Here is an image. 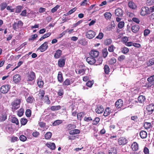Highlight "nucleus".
I'll list each match as a JSON object with an SVG mask.
<instances>
[{
    "mask_svg": "<svg viewBox=\"0 0 154 154\" xmlns=\"http://www.w3.org/2000/svg\"><path fill=\"white\" fill-rule=\"evenodd\" d=\"M62 53V51L60 49H58L57 50L54 54V57L55 59H58L59 58Z\"/></svg>",
    "mask_w": 154,
    "mask_h": 154,
    "instance_id": "nucleus-20",
    "label": "nucleus"
},
{
    "mask_svg": "<svg viewBox=\"0 0 154 154\" xmlns=\"http://www.w3.org/2000/svg\"><path fill=\"white\" fill-rule=\"evenodd\" d=\"M154 3V0H147L146 2V4L148 5H152Z\"/></svg>",
    "mask_w": 154,
    "mask_h": 154,
    "instance_id": "nucleus-62",
    "label": "nucleus"
},
{
    "mask_svg": "<svg viewBox=\"0 0 154 154\" xmlns=\"http://www.w3.org/2000/svg\"><path fill=\"white\" fill-rule=\"evenodd\" d=\"M72 82H71L68 79H66L63 82L62 85L63 86H69L70 85Z\"/></svg>",
    "mask_w": 154,
    "mask_h": 154,
    "instance_id": "nucleus-28",
    "label": "nucleus"
},
{
    "mask_svg": "<svg viewBox=\"0 0 154 154\" xmlns=\"http://www.w3.org/2000/svg\"><path fill=\"white\" fill-rule=\"evenodd\" d=\"M104 15L105 18L107 20H110L111 18L112 14L109 12H106L104 14Z\"/></svg>",
    "mask_w": 154,
    "mask_h": 154,
    "instance_id": "nucleus-33",
    "label": "nucleus"
},
{
    "mask_svg": "<svg viewBox=\"0 0 154 154\" xmlns=\"http://www.w3.org/2000/svg\"><path fill=\"white\" fill-rule=\"evenodd\" d=\"M140 29V26L138 25H135L131 27V30L133 32L136 33Z\"/></svg>",
    "mask_w": 154,
    "mask_h": 154,
    "instance_id": "nucleus-22",
    "label": "nucleus"
},
{
    "mask_svg": "<svg viewBox=\"0 0 154 154\" xmlns=\"http://www.w3.org/2000/svg\"><path fill=\"white\" fill-rule=\"evenodd\" d=\"M112 42V40L111 38H107L105 39L104 42V44L106 46H108L111 44Z\"/></svg>",
    "mask_w": 154,
    "mask_h": 154,
    "instance_id": "nucleus-32",
    "label": "nucleus"
},
{
    "mask_svg": "<svg viewBox=\"0 0 154 154\" xmlns=\"http://www.w3.org/2000/svg\"><path fill=\"white\" fill-rule=\"evenodd\" d=\"M86 61L90 65H94L96 62V58H94L90 56L86 59Z\"/></svg>",
    "mask_w": 154,
    "mask_h": 154,
    "instance_id": "nucleus-11",
    "label": "nucleus"
},
{
    "mask_svg": "<svg viewBox=\"0 0 154 154\" xmlns=\"http://www.w3.org/2000/svg\"><path fill=\"white\" fill-rule=\"evenodd\" d=\"M46 145L48 147L52 150H54L55 149V145L54 143H47L46 144Z\"/></svg>",
    "mask_w": 154,
    "mask_h": 154,
    "instance_id": "nucleus-24",
    "label": "nucleus"
},
{
    "mask_svg": "<svg viewBox=\"0 0 154 154\" xmlns=\"http://www.w3.org/2000/svg\"><path fill=\"white\" fill-rule=\"evenodd\" d=\"M85 69H81L78 71V73L81 75H83L85 73Z\"/></svg>",
    "mask_w": 154,
    "mask_h": 154,
    "instance_id": "nucleus-55",
    "label": "nucleus"
},
{
    "mask_svg": "<svg viewBox=\"0 0 154 154\" xmlns=\"http://www.w3.org/2000/svg\"><path fill=\"white\" fill-rule=\"evenodd\" d=\"M115 14L117 16H121L123 14V11L121 8H118L116 10Z\"/></svg>",
    "mask_w": 154,
    "mask_h": 154,
    "instance_id": "nucleus-18",
    "label": "nucleus"
},
{
    "mask_svg": "<svg viewBox=\"0 0 154 154\" xmlns=\"http://www.w3.org/2000/svg\"><path fill=\"white\" fill-rule=\"evenodd\" d=\"M20 100L19 99H16L11 103V109L13 111H15L20 107Z\"/></svg>",
    "mask_w": 154,
    "mask_h": 154,
    "instance_id": "nucleus-1",
    "label": "nucleus"
},
{
    "mask_svg": "<svg viewBox=\"0 0 154 154\" xmlns=\"http://www.w3.org/2000/svg\"><path fill=\"white\" fill-rule=\"evenodd\" d=\"M48 43L47 42H45L38 48L41 52H43L46 51L48 47Z\"/></svg>",
    "mask_w": 154,
    "mask_h": 154,
    "instance_id": "nucleus-10",
    "label": "nucleus"
},
{
    "mask_svg": "<svg viewBox=\"0 0 154 154\" xmlns=\"http://www.w3.org/2000/svg\"><path fill=\"white\" fill-rule=\"evenodd\" d=\"M65 59H60L58 61V65L60 67H63L65 64Z\"/></svg>",
    "mask_w": 154,
    "mask_h": 154,
    "instance_id": "nucleus-19",
    "label": "nucleus"
},
{
    "mask_svg": "<svg viewBox=\"0 0 154 154\" xmlns=\"http://www.w3.org/2000/svg\"><path fill=\"white\" fill-rule=\"evenodd\" d=\"M63 123V121L61 120H57L54 121L52 125L54 126L58 125Z\"/></svg>",
    "mask_w": 154,
    "mask_h": 154,
    "instance_id": "nucleus-40",
    "label": "nucleus"
},
{
    "mask_svg": "<svg viewBox=\"0 0 154 154\" xmlns=\"http://www.w3.org/2000/svg\"><path fill=\"white\" fill-rule=\"evenodd\" d=\"M150 13V8L147 7H143L141 9L140 12V15L142 16H144L146 14H148Z\"/></svg>",
    "mask_w": 154,
    "mask_h": 154,
    "instance_id": "nucleus-9",
    "label": "nucleus"
},
{
    "mask_svg": "<svg viewBox=\"0 0 154 154\" xmlns=\"http://www.w3.org/2000/svg\"><path fill=\"white\" fill-rule=\"evenodd\" d=\"M96 112L98 114H100L103 112L104 109L103 106L101 105H98L95 109Z\"/></svg>",
    "mask_w": 154,
    "mask_h": 154,
    "instance_id": "nucleus-15",
    "label": "nucleus"
},
{
    "mask_svg": "<svg viewBox=\"0 0 154 154\" xmlns=\"http://www.w3.org/2000/svg\"><path fill=\"white\" fill-rule=\"evenodd\" d=\"M7 119V114L5 112H2L0 115V122H3Z\"/></svg>",
    "mask_w": 154,
    "mask_h": 154,
    "instance_id": "nucleus-16",
    "label": "nucleus"
},
{
    "mask_svg": "<svg viewBox=\"0 0 154 154\" xmlns=\"http://www.w3.org/2000/svg\"><path fill=\"white\" fill-rule=\"evenodd\" d=\"M19 139L21 141L24 142L26 140L27 138L25 136L22 135L20 136Z\"/></svg>",
    "mask_w": 154,
    "mask_h": 154,
    "instance_id": "nucleus-60",
    "label": "nucleus"
},
{
    "mask_svg": "<svg viewBox=\"0 0 154 154\" xmlns=\"http://www.w3.org/2000/svg\"><path fill=\"white\" fill-rule=\"evenodd\" d=\"M78 42L79 44L84 46L87 45L88 44L85 38H82L81 39L79 40L78 41Z\"/></svg>",
    "mask_w": 154,
    "mask_h": 154,
    "instance_id": "nucleus-25",
    "label": "nucleus"
},
{
    "mask_svg": "<svg viewBox=\"0 0 154 154\" xmlns=\"http://www.w3.org/2000/svg\"><path fill=\"white\" fill-rule=\"evenodd\" d=\"M24 112V110L23 109H20L17 112V115L19 117L23 115Z\"/></svg>",
    "mask_w": 154,
    "mask_h": 154,
    "instance_id": "nucleus-51",
    "label": "nucleus"
},
{
    "mask_svg": "<svg viewBox=\"0 0 154 154\" xmlns=\"http://www.w3.org/2000/svg\"><path fill=\"white\" fill-rule=\"evenodd\" d=\"M94 81H88V82L86 83V85L88 87L91 88L94 83Z\"/></svg>",
    "mask_w": 154,
    "mask_h": 154,
    "instance_id": "nucleus-50",
    "label": "nucleus"
},
{
    "mask_svg": "<svg viewBox=\"0 0 154 154\" xmlns=\"http://www.w3.org/2000/svg\"><path fill=\"white\" fill-rule=\"evenodd\" d=\"M104 72L106 74H108L109 72L110 69L108 65H105L104 67Z\"/></svg>",
    "mask_w": 154,
    "mask_h": 154,
    "instance_id": "nucleus-43",
    "label": "nucleus"
},
{
    "mask_svg": "<svg viewBox=\"0 0 154 154\" xmlns=\"http://www.w3.org/2000/svg\"><path fill=\"white\" fill-rule=\"evenodd\" d=\"M27 122V120L26 119L24 118H22L20 121L21 124L22 125H25Z\"/></svg>",
    "mask_w": 154,
    "mask_h": 154,
    "instance_id": "nucleus-53",
    "label": "nucleus"
},
{
    "mask_svg": "<svg viewBox=\"0 0 154 154\" xmlns=\"http://www.w3.org/2000/svg\"><path fill=\"white\" fill-rule=\"evenodd\" d=\"M117 153L116 149L114 147L111 148L109 150V154H117Z\"/></svg>",
    "mask_w": 154,
    "mask_h": 154,
    "instance_id": "nucleus-31",
    "label": "nucleus"
},
{
    "mask_svg": "<svg viewBox=\"0 0 154 154\" xmlns=\"http://www.w3.org/2000/svg\"><path fill=\"white\" fill-rule=\"evenodd\" d=\"M35 78V74L32 71L28 72L26 73V79L27 81H31L33 80Z\"/></svg>",
    "mask_w": 154,
    "mask_h": 154,
    "instance_id": "nucleus-2",
    "label": "nucleus"
},
{
    "mask_svg": "<svg viewBox=\"0 0 154 154\" xmlns=\"http://www.w3.org/2000/svg\"><path fill=\"white\" fill-rule=\"evenodd\" d=\"M111 113V110H110V108L109 107H107L103 113V116H107L109 115Z\"/></svg>",
    "mask_w": 154,
    "mask_h": 154,
    "instance_id": "nucleus-30",
    "label": "nucleus"
},
{
    "mask_svg": "<svg viewBox=\"0 0 154 154\" xmlns=\"http://www.w3.org/2000/svg\"><path fill=\"white\" fill-rule=\"evenodd\" d=\"M23 6L19 5L17 6L15 8V12L16 13H19L21 12L22 9H23Z\"/></svg>",
    "mask_w": 154,
    "mask_h": 154,
    "instance_id": "nucleus-41",
    "label": "nucleus"
},
{
    "mask_svg": "<svg viewBox=\"0 0 154 154\" xmlns=\"http://www.w3.org/2000/svg\"><path fill=\"white\" fill-rule=\"evenodd\" d=\"M147 80L148 82L145 84V86L147 88H150L154 85V75L149 77Z\"/></svg>",
    "mask_w": 154,
    "mask_h": 154,
    "instance_id": "nucleus-3",
    "label": "nucleus"
},
{
    "mask_svg": "<svg viewBox=\"0 0 154 154\" xmlns=\"http://www.w3.org/2000/svg\"><path fill=\"white\" fill-rule=\"evenodd\" d=\"M96 35V32L92 30H89L85 33L86 37L89 39L93 38Z\"/></svg>",
    "mask_w": 154,
    "mask_h": 154,
    "instance_id": "nucleus-5",
    "label": "nucleus"
},
{
    "mask_svg": "<svg viewBox=\"0 0 154 154\" xmlns=\"http://www.w3.org/2000/svg\"><path fill=\"white\" fill-rule=\"evenodd\" d=\"M114 47L113 45H111L110 46L108 47V50L110 52H112L114 51Z\"/></svg>",
    "mask_w": 154,
    "mask_h": 154,
    "instance_id": "nucleus-61",
    "label": "nucleus"
},
{
    "mask_svg": "<svg viewBox=\"0 0 154 154\" xmlns=\"http://www.w3.org/2000/svg\"><path fill=\"white\" fill-rule=\"evenodd\" d=\"M116 59L114 57H112L109 61V63L110 65H113L116 63Z\"/></svg>",
    "mask_w": 154,
    "mask_h": 154,
    "instance_id": "nucleus-47",
    "label": "nucleus"
},
{
    "mask_svg": "<svg viewBox=\"0 0 154 154\" xmlns=\"http://www.w3.org/2000/svg\"><path fill=\"white\" fill-rule=\"evenodd\" d=\"M52 135V134L51 132H48L45 134V139L48 140L51 138Z\"/></svg>",
    "mask_w": 154,
    "mask_h": 154,
    "instance_id": "nucleus-42",
    "label": "nucleus"
},
{
    "mask_svg": "<svg viewBox=\"0 0 154 154\" xmlns=\"http://www.w3.org/2000/svg\"><path fill=\"white\" fill-rule=\"evenodd\" d=\"M10 86L9 85L6 84L2 86L0 88L1 92L3 94L7 93L10 89Z\"/></svg>",
    "mask_w": 154,
    "mask_h": 154,
    "instance_id": "nucleus-4",
    "label": "nucleus"
},
{
    "mask_svg": "<svg viewBox=\"0 0 154 154\" xmlns=\"http://www.w3.org/2000/svg\"><path fill=\"white\" fill-rule=\"evenodd\" d=\"M61 108V106L60 105L52 106L50 108V109L53 111H57Z\"/></svg>",
    "mask_w": 154,
    "mask_h": 154,
    "instance_id": "nucleus-34",
    "label": "nucleus"
},
{
    "mask_svg": "<svg viewBox=\"0 0 154 154\" xmlns=\"http://www.w3.org/2000/svg\"><path fill=\"white\" fill-rule=\"evenodd\" d=\"M89 55L91 57L96 59L99 56V52L97 50L93 49L89 53Z\"/></svg>",
    "mask_w": 154,
    "mask_h": 154,
    "instance_id": "nucleus-8",
    "label": "nucleus"
},
{
    "mask_svg": "<svg viewBox=\"0 0 154 154\" xmlns=\"http://www.w3.org/2000/svg\"><path fill=\"white\" fill-rule=\"evenodd\" d=\"M80 131L78 129H74L70 131L69 134L70 135H74L79 134L80 133Z\"/></svg>",
    "mask_w": 154,
    "mask_h": 154,
    "instance_id": "nucleus-26",
    "label": "nucleus"
},
{
    "mask_svg": "<svg viewBox=\"0 0 154 154\" xmlns=\"http://www.w3.org/2000/svg\"><path fill=\"white\" fill-rule=\"evenodd\" d=\"M128 6L130 8L132 9H135L137 6L135 4L132 2H130L128 3Z\"/></svg>",
    "mask_w": 154,
    "mask_h": 154,
    "instance_id": "nucleus-36",
    "label": "nucleus"
},
{
    "mask_svg": "<svg viewBox=\"0 0 154 154\" xmlns=\"http://www.w3.org/2000/svg\"><path fill=\"white\" fill-rule=\"evenodd\" d=\"M103 33L102 32H100L98 35L96 37V38L100 40L103 38Z\"/></svg>",
    "mask_w": 154,
    "mask_h": 154,
    "instance_id": "nucleus-63",
    "label": "nucleus"
},
{
    "mask_svg": "<svg viewBox=\"0 0 154 154\" xmlns=\"http://www.w3.org/2000/svg\"><path fill=\"white\" fill-rule=\"evenodd\" d=\"M64 94V90L62 88H61L59 89L57 92V95L60 98H62L63 97V96Z\"/></svg>",
    "mask_w": 154,
    "mask_h": 154,
    "instance_id": "nucleus-35",
    "label": "nucleus"
},
{
    "mask_svg": "<svg viewBox=\"0 0 154 154\" xmlns=\"http://www.w3.org/2000/svg\"><path fill=\"white\" fill-rule=\"evenodd\" d=\"M34 101V98L32 96H29L26 99V101L28 103H32Z\"/></svg>",
    "mask_w": 154,
    "mask_h": 154,
    "instance_id": "nucleus-37",
    "label": "nucleus"
},
{
    "mask_svg": "<svg viewBox=\"0 0 154 154\" xmlns=\"http://www.w3.org/2000/svg\"><path fill=\"white\" fill-rule=\"evenodd\" d=\"M100 121V119L99 117H96L93 121V125H97L99 122Z\"/></svg>",
    "mask_w": 154,
    "mask_h": 154,
    "instance_id": "nucleus-49",
    "label": "nucleus"
},
{
    "mask_svg": "<svg viewBox=\"0 0 154 154\" xmlns=\"http://www.w3.org/2000/svg\"><path fill=\"white\" fill-rule=\"evenodd\" d=\"M38 85L40 88H42L44 85V82L41 79L38 80Z\"/></svg>",
    "mask_w": 154,
    "mask_h": 154,
    "instance_id": "nucleus-57",
    "label": "nucleus"
},
{
    "mask_svg": "<svg viewBox=\"0 0 154 154\" xmlns=\"http://www.w3.org/2000/svg\"><path fill=\"white\" fill-rule=\"evenodd\" d=\"M146 109L148 114L149 115H151L154 111V104L153 103H151L147 105Z\"/></svg>",
    "mask_w": 154,
    "mask_h": 154,
    "instance_id": "nucleus-7",
    "label": "nucleus"
},
{
    "mask_svg": "<svg viewBox=\"0 0 154 154\" xmlns=\"http://www.w3.org/2000/svg\"><path fill=\"white\" fill-rule=\"evenodd\" d=\"M131 148L133 151H137L139 149V145L136 142H134L131 144Z\"/></svg>",
    "mask_w": 154,
    "mask_h": 154,
    "instance_id": "nucleus-13",
    "label": "nucleus"
},
{
    "mask_svg": "<svg viewBox=\"0 0 154 154\" xmlns=\"http://www.w3.org/2000/svg\"><path fill=\"white\" fill-rule=\"evenodd\" d=\"M11 122L17 125L19 124V122L18 119L15 117H12L11 119Z\"/></svg>",
    "mask_w": 154,
    "mask_h": 154,
    "instance_id": "nucleus-38",
    "label": "nucleus"
},
{
    "mask_svg": "<svg viewBox=\"0 0 154 154\" xmlns=\"http://www.w3.org/2000/svg\"><path fill=\"white\" fill-rule=\"evenodd\" d=\"M140 135L141 138H146L147 136V133L144 131H141L140 133Z\"/></svg>",
    "mask_w": 154,
    "mask_h": 154,
    "instance_id": "nucleus-27",
    "label": "nucleus"
},
{
    "mask_svg": "<svg viewBox=\"0 0 154 154\" xmlns=\"http://www.w3.org/2000/svg\"><path fill=\"white\" fill-rule=\"evenodd\" d=\"M125 58V56L124 55H121L119 56L118 58V61L121 62L123 60H124Z\"/></svg>",
    "mask_w": 154,
    "mask_h": 154,
    "instance_id": "nucleus-58",
    "label": "nucleus"
},
{
    "mask_svg": "<svg viewBox=\"0 0 154 154\" xmlns=\"http://www.w3.org/2000/svg\"><path fill=\"white\" fill-rule=\"evenodd\" d=\"M76 10V8H74L70 10L67 13H66V14H65L64 15L66 16L71 14L73 13Z\"/></svg>",
    "mask_w": 154,
    "mask_h": 154,
    "instance_id": "nucleus-56",
    "label": "nucleus"
},
{
    "mask_svg": "<svg viewBox=\"0 0 154 154\" xmlns=\"http://www.w3.org/2000/svg\"><path fill=\"white\" fill-rule=\"evenodd\" d=\"M144 127L147 130L150 128L152 127V125L150 123L145 122L144 124Z\"/></svg>",
    "mask_w": 154,
    "mask_h": 154,
    "instance_id": "nucleus-44",
    "label": "nucleus"
},
{
    "mask_svg": "<svg viewBox=\"0 0 154 154\" xmlns=\"http://www.w3.org/2000/svg\"><path fill=\"white\" fill-rule=\"evenodd\" d=\"M13 28L14 30H17V29L19 28V27L17 23L16 22H14L13 25Z\"/></svg>",
    "mask_w": 154,
    "mask_h": 154,
    "instance_id": "nucleus-64",
    "label": "nucleus"
},
{
    "mask_svg": "<svg viewBox=\"0 0 154 154\" xmlns=\"http://www.w3.org/2000/svg\"><path fill=\"white\" fill-rule=\"evenodd\" d=\"M123 102L121 99L118 100L115 103L116 107L118 109L121 108L123 105Z\"/></svg>",
    "mask_w": 154,
    "mask_h": 154,
    "instance_id": "nucleus-14",
    "label": "nucleus"
},
{
    "mask_svg": "<svg viewBox=\"0 0 154 154\" xmlns=\"http://www.w3.org/2000/svg\"><path fill=\"white\" fill-rule=\"evenodd\" d=\"M102 53L103 57L104 58L106 57L107 56L108 53L106 48L103 49L102 51Z\"/></svg>",
    "mask_w": 154,
    "mask_h": 154,
    "instance_id": "nucleus-46",
    "label": "nucleus"
},
{
    "mask_svg": "<svg viewBox=\"0 0 154 154\" xmlns=\"http://www.w3.org/2000/svg\"><path fill=\"white\" fill-rule=\"evenodd\" d=\"M137 99L138 102L140 103H143L145 101L146 98L143 95H140L138 97Z\"/></svg>",
    "mask_w": 154,
    "mask_h": 154,
    "instance_id": "nucleus-23",
    "label": "nucleus"
},
{
    "mask_svg": "<svg viewBox=\"0 0 154 154\" xmlns=\"http://www.w3.org/2000/svg\"><path fill=\"white\" fill-rule=\"evenodd\" d=\"M45 94V92L44 90H40L39 91V92L38 94V96L39 99L41 100H43V97H44Z\"/></svg>",
    "mask_w": 154,
    "mask_h": 154,
    "instance_id": "nucleus-17",
    "label": "nucleus"
},
{
    "mask_svg": "<svg viewBox=\"0 0 154 154\" xmlns=\"http://www.w3.org/2000/svg\"><path fill=\"white\" fill-rule=\"evenodd\" d=\"M124 22L123 21H121L119 23L118 26L119 29H122L124 27Z\"/></svg>",
    "mask_w": 154,
    "mask_h": 154,
    "instance_id": "nucleus-54",
    "label": "nucleus"
},
{
    "mask_svg": "<svg viewBox=\"0 0 154 154\" xmlns=\"http://www.w3.org/2000/svg\"><path fill=\"white\" fill-rule=\"evenodd\" d=\"M13 82L16 84L19 83L21 80V77L19 74L14 75L13 78Z\"/></svg>",
    "mask_w": 154,
    "mask_h": 154,
    "instance_id": "nucleus-12",
    "label": "nucleus"
},
{
    "mask_svg": "<svg viewBox=\"0 0 154 154\" xmlns=\"http://www.w3.org/2000/svg\"><path fill=\"white\" fill-rule=\"evenodd\" d=\"M128 142V139L124 137H120L118 140V143L119 145H124L126 144Z\"/></svg>",
    "mask_w": 154,
    "mask_h": 154,
    "instance_id": "nucleus-6",
    "label": "nucleus"
},
{
    "mask_svg": "<svg viewBox=\"0 0 154 154\" xmlns=\"http://www.w3.org/2000/svg\"><path fill=\"white\" fill-rule=\"evenodd\" d=\"M7 4L6 2H4L0 5V10L1 11L4 10L7 7Z\"/></svg>",
    "mask_w": 154,
    "mask_h": 154,
    "instance_id": "nucleus-39",
    "label": "nucleus"
},
{
    "mask_svg": "<svg viewBox=\"0 0 154 154\" xmlns=\"http://www.w3.org/2000/svg\"><path fill=\"white\" fill-rule=\"evenodd\" d=\"M32 111L29 109H27L25 112V114L27 117H29L31 116Z\"/></svg>",
    "mask_w": 154,
    "mask_h": 154,
    "instance_id": "nucleus-48",
    "label": "nucleus"
},
{
    "mask_svg": "<svg viewBox=\"0 0 154 154\" xmlns=\"http://www.w3.org/2000/svg\"><path fill=\"white\" fill-rule=\"evenodd\" d=\"M121 51L122 53L124 54H126L128 52L129 49L125 47L121 49Z\"/></svg>",
    "mask_w": 154,
    "mask_h": 154,
    "instance_id": "nucleus-52",
    "label": "nucleus"
},
{
    "mask_svg": "<svg viewBox=\"0 0 154 154\" xmlns=\"http://www.w3.org/2000/svg\"><path fill=\"white\" fill-rule=\"evenodd\" d=\"M45 102L46 103L48 104H49L50 103V100L49 99V98L48 96L47 95H46L45 97Z\"/></svg>",
    "mask_w": 154,
    "mask_h": 154,
    "instance_id": "nucleus-59",
    "label": "nucleus"
},
{
    "mask_svg": "<svg viewBox=\"0 0 154 154\" xmlns=\"http://www.w3.org/2000/svg\"><path fill=\"white\" fill-rule=\"evenodd\" d=\"M57 79L58 81L60 83H62L63 81V75L60 71L58 72L57 75Z\"/></svg>",
    "mask_w": 154,
    "mask_h": 154,
    "instance_id": "nucleus-21",
    "label": "nucleus"
},
{
    "mask_svg": "<svg viewBox=\"0 0 154 154\" xmlns=\"http://www.w3.org/2000/svg\"><path fill=\"white\" fill-rule=\"evenodd\" d=\"M76 128V126L75 125L72 124H68L66 127V128L68 130H71L72 129L75 128Z\"/></svg>",
    "mask_w": 154,
    "mask_h": 154,
    "instance_id": "nucleus-29",
    "label": "nucleus"
},
{
    "mask_svg": "<svg viewBox=\"0 0 154 154\" xmlns=\"http://www.w3.org/2000/svg\"><path fill=\"white\" fill-rule=\"evenodd\" d=\"M85 114V113L84 112H80L78 113L77 115V118L79 120L81 121L83 118V115Z\"/></svg>",
    "mask_w": 154,
    "mask_h": 154,
    "instance_id": "nucleus-45",
    "label": "nucleus"
}]
</instances>
